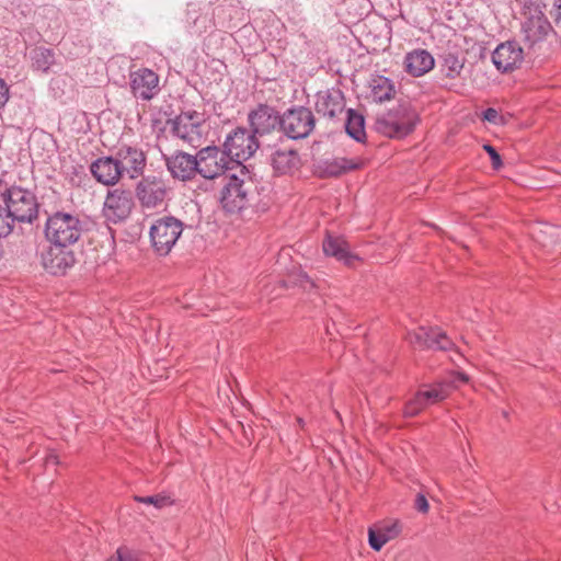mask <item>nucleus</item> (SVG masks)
I'll use <instances>...</instances> for the list:
<instances>
[{"mask_svg":"<svg viewBox=\"0 0 561 561\" xmlns=\"http://www.w3.org/2000/svg\"><path fill=\"white\" fill-rule=\"evenodd\" d=\"M416 108L409 101H400L396 106L375 118V130L388 138L402 139L412 134L420 123Z\"/></svg>","mask_w":561,"mask_h":561,"instance_id":"1","label":"nucleus"},{"mask_svg":"<svg viewBox=\"0 0 561 561\" xmlns=\"http://www.w3.org/2000/svg\"><path fill=\"white\" fill-rule=\"evenodd\" d=\"M237 169L239 174L229 172L226 180L220 181L224 184L220 203L228 213L243 209L255 195V184L244 165H237Z\"/></svg>","mask_w":561,"mask_h":561,"instance_id":"2","label":"nucleus"},{"mask_svg":"<svg viewBox=\"0 0 561 561\" xmlns=\"http://www.w3.org/2000/svg\"><path fill=\"white\" fill-rule=\"evenodd\" d=\"M44 232L49 244L73 245L80 240L83 226L77 216L65 211H56L48 216Z\"/></svg>","mask_w":561,"mask_h":561,"instance_id":"3","label":"nucleus"},{"mask_svg":"<svg viewBox=\"0 0 561 561\" xmlns=\"http://www.w3.org/2000/svg\"><path fill=\"white\" fill-rule=\"evenodd\" d=\"M0 201L14 221L32 224L38 217L39 204L30 190L11 186L0 194Z\"/></svg>","mask_w":561,"mask_h":561,"instance_id":"4","label":"nucleus"},{"mask_svg":"<svg viewBox=\"0 0 561 561\" xmlns=\"http://www.w3.org/2000/svg\"><path fill=\"white\" fill-rule=\"evenodd\" d=\"M173 137L184 144L197 148L203 144L206 135L204 114L197 111L181 112L175 118L168 121Z\"/></svg>","mask_w":561,"mask_h":561,"instance_id":"5","label":"nucleus"},{"mask_svg":"<svg viewBox=\"0 0 561 561\" xmlns=\"http://www.w3.org/2000/svg\"><path fill=\"white\" fill-rule=\"evenodd\" d=\"M196 173L207 181H225L232 161L217 146L202 148L195 154Z\"/></svg>","mask_w":561,"mask_h":561,"instance_id":"6","label":"nucleus"},{"mask_svg":"<svg viewBox=\"0 0 561 561\" xmlns=\"http://www.w3.org/2000/svg\"><path fill=\"white\" fill-rule=\"evenodd\" d=\"M183 232V222L173 217L164 216L156 219L149 229L150 243L153 251L161 256L168 255Z\"/></svg>","mask_w":561,"mask_h":561,"instance_id":"7","label":"nucleus"},{"mask_svg":"<svg viewBox=\"0 0 561 561\" xmlns=\"http://www.w3.org/2000/svg\"><path fill=\"white\" fill-rule=\"evenodd\" d=\"M170 186L162 175L142 176L135 186V195L140 206L154 209L162 206L168 198Z\"/></svg>","mask_w":561,"mask_h":561,"instance_id":"8","label":"nucleus"},{"mask_svg":"<svg viewBox=\"0 0 561 561\" xmlns=\"http://www.w3.org/2000/svg\"><path fill=\"white\" fill-rule=\"evenodd\" d=\"M314 126V115L305 106L289 108L282 115L280 130L293 140L307 138Z\"/></svg>","mask_w":561,"mask_h":561,"instance_id":"9","label":"nucleus"},{"mask_svg":"<svg viewBox=\"0 0 561 561\" xmlns=\"http://www.w3.org/2000/svg\"><path fill=\"white\" fill-rule=\"evenodd\" d=\"M257 149L256 136L243 127H238L227 136L222 151L232 163L242 165L241 161L250 159Z\"/></svg>","mask_w":561,"mask_h":561,"instance_id":"10","label":"nucleus"},{"mask_svg":"<svg viewBox=\"0 0 561 561\" xmlns=\"http://www.w3.org/2000/svg\"><path fill=\"white\" fill-rule=\"evenodd\" d=\"M524 14L525 21L522 24L523 42L528 48H534L546 39L552 31V26L538 5L528 7Z\"/></svg>","mask_w":561,"mask_h":561,"instance_id":"11","label":"nucleus"},{"mask_svg":"<svg viewBox=\"0 0 561 561\" xmlns=\"http://www.w3.org/2000/svg\"><path fill=\"white\" fill-rule=\"evenodd\" d=\"M134 205L130 191L123 188L111 190L107 192L104 201V217L113 224L122 222L130 216Z\"/></svg>","mask_w":561,"mask_h":561,"instance_id":"12","label":"nucleus"},{"mask_svg":"<svg viewBox=\"0 0 561 561\" xmlns=\"http://www.w3.org/2000/svg\"><path fill=\"white\" fill-rule=\"evenodd\" d=\"M122 174H127L129 179H137L142 175L147 164L145 152L129 145L119 146L113 153Z\"/></svg>","mask_w":561,"mask_h":561,"instance_id":"13","label":"nucleus"},{"mask_svg":"<svg viewBox=\"0 0 561 561\" xmlns=\"http://www.w3.org/2000/svg\"><path fill=\"white\" fill-rule=\"evenodd\" d=\"M407 340L413 347L420 350L449 351L454 347L453 341L435 328L420 327L415 331L408 332Z\"/></svg>","mask_w":561,"mask_h":561,"instance_id":"14","label":"nucleus"},{"mask_svg":"<svg viewBox=\"0 0 561 561\" xmlns=\"http://www.w3.org/2000/svg\"><path fill=\"white\" fill-rule=\"evenodd\" d=\"M70 247L49 244L47 250L42 253L44 268L53 275H64L76 262L75 252Z\"/></svg>","mask_w":561,"mask_h":561,"instance_id":"15","label":"nucleus"},{"mask_svg":"<svg viewBox=\"0 0 561 561\" xmlns=\"http://www.w3.org/2000/svg\"><path fill=\"white\" fill-rule=\"evenodd\" d=\"M130 89L135 98L149 101L159 92V76L149 68L130 73Z\"/></svg>","mask_w":561,"mask_h":561,"instance_id":"16","label":"nucleus"},{"mask_svg":"<svg viewBox=\"0 0 561 561\" xmlns=\"http://www.w3.org/2000/svg\"><path fill=\"white\" fill-rule=\"evenodd\" d=\"M252 133L255 136H263L270 134L277 126L280 127L282 116L270 105L260 104L255 110L251 111L248 115Z\"/></svg>","mask_w":561,"mask_h":561,"instance_id":"17","label":"nucleus"},{"mask_svg":"<svg viewBox=\"0 0 561 561\" xmlns=\"http://www.w3.org/2000/svg\"><path fill=\"white\" fill-rule=\"evenodd\" d=\"M164 162L168 171L173 179L188 182L196 175V158L184 151H176L173 154L164 156Z\"/></svg>","mask_w":561,"mask_h":561,"instance_id":"18","label":"nucleus"},{"mask_svg":"<svg viewBox=\"0 0 561 561\" xmlns=\"http://www.w3.org/2000/svg\"><path fill=\"white\" fill-rule=\"evenodd\" d=\"M523 59V48L514 41L500 44L492 54L494 66L502 72L514 70L522 64Z\"/></svg>","mask_w":561,"mask_h":561,"instance_id":"19","label":"nucleus"},{"mask_svg":"<svg viewBox=\"0 0 561 561\" xmlns=\"http://www.w3.org/2000/svg\"><path fill=\"white\" fill-rule=\"evenodd\" d=\"M90 172L99 183L106 186L116 185L123 178L113 154L94 160L90 165Z\"/></svg>","mask_w":561,"mask_h":561,"instance_id":"20","label":"nucleus"},{"mask_svg":"<svg viewBox=\"0 0 561 561\" xmlns=\"http://www.w3.org/2000/svg\"><path fill=\"white\" fill-rule=\"evenodd\" d=\"M402 531V524L398 519H388L368 529V541L371 549L380 551L390 540L397 538Z\"/></svg>","mask_w":561,"mask_h":561,"instance_id":"21","label":"nucleus"},{"mask_svg":"<svg viewBox=\"0 0 561 561\" xmlns=\"http://www.w3.org/2000/svg\"><path fill=\"white\" fill-rule=\"evenodd\" d=\"M322 249L327 256H332L346 266H353L355 261L359 260L356 254L351 252L350 244L343 237L333 236L329 232H327L322 242Z\"/></svg>","mask_w":561,"mask_h":561,"instance_id":"22","label":"nucleus"},{"mask_svg":"<svg viewBox=\"0 0 561 561\" xmlns=\"http://www.w3.org/2000/svg\"><path fill=\"white\" fill-rule=\"evenodd\" d=\"M271 165L277 175H290L301 167L299 153L294 149H277L271 154Z\"/></svg>","mask_w":561,"mask_h":561,"instance_id":"23","label":"nucleus"},{"mask_svg":"<svg viewBox=\"0 0 561 561\" xmlns=\"http://www.w3.org/2000/svg\"><path fill=\"white\" fill-rule=\"evenodd\" d=\"M214 19L221 28L232 30L244 24L245 13L241 7L230 2L218 5L214 10Z\"/></svg>","mask_w":561,"mask_h":561,"instance_id":"24","label":"nucleus"},{"mask_svg":"<svg viewBox=\"0 0 561 561\" xmlns=\"http://www.w3.org/2000/svg\"><path fill=\"white\" fill-rule=\"evenodd\" d=\"M435 59L425 49H414L404 57V70L412 77H421L431 71Z\"/></svg>","mask_w":561,"mask_h":561,"instance_id":"25","label":"nucleus"},{"mask_svg":"<svg viewBox=\"0 0 561 561\" xmlns=\"http://www.w3.org/2000/svg\"><path fill=\"white\" fill-rule=\"evenodd\" d=\"M344 110V100L340 91H325L317 95L316 111L329 118H334Z\"/></svg>","mask_w":561,"mask_h":561,"instance_id":"26","label":"nucleus"},{"mask_svg":"<svg viewBox=\"0 0 561 561\" xmlns=\"http://www.w3.org/2000/svg\"><path fill=\"white\" fill-rule=\"evenodd\" d=\"M370 95L377 103L390 101L394 98L396 88L393 82L383 76H374L369 81Z\"/></svg>","mask_w":561,"mask_h":561,"instance_id":"27","label":"nucleus"},{"mask_svg":"<svg viewBox=\"0 0 561 561\" xmlns=\"http://www.w3.org/2000/svg\"><path fill=\"white\" fill-rule=\"evenodd\" d=\"M360 167V159L337 157L323 162L322 173L327 176H340L348 171L357 170Z\"/></svg>","mask_w":561,"mask_h":561,"instance_id":"28","label":"nucleus"},{"mask_svg":"<svg viewBox=\"0 0 561 561\" xmlns=\"http://www.w3.org/2000/svg\"><path fill=\"white\" fill-rule=\"evenodd\" d=\"M346 133L357 141H363L365 133V118L354 110H348L345 124Z\"/></svg>","mask_w":561,"mask_h":561,"instance_id":"29","label":"nucleus"},{"mask_svg":"<svg viewBox=\"0 0 561 561\" xmlns=\"http://www.w3.org/2000/svg\"><path fill=\"white\" fill-rule=\"evenodd\" d=\"M55 62V54L51 49L36 47L32 50V65L37 70L47 72Z\"/></svg>","mask_w":561,"mask_h":561,"instance_id":"30","label":"nucleus"},{"mask_svg":"<svg viewBox=\"0 0 561 561\" xmlns=\"http://www.w3.org/2000/svg\"><path fill=\"white\" fill-rule=\"evenodd\" d=\"M465 66L463 59L457 55L448 53L443 58V72L446 78L456 79L460 76Z\"/></svg>","mask_w":561,"mask_h":561,"instance_id":"31","label":"nucleus"},{"mask_svg":"<svg viewBox=\"0 0 561 561\" xmlns=\"http://www.w3.org/2000/svg\"><path fill=\"white\" fill-rule=\"evenodd\" d=\"M423 399L428 405L438 403L449 396V387L446 383H437L427 389L420 390Z\"/></svg>","mask_w":561,"mask_h":561,"instance_id":"32","label":"nucleus"},{"mask_svg":"<svg viewBox=\"0 0 561 561\" xmlns=\"http://www.w3.org/2000/svg\"><path fill=\"white\" fill-rule=\"evenodd\" d=\"M427 407L428 404L423 399L421 392L417 391L415 396L407 402L403 413L407 417H413Z\"/></svg>","mask_w":561,"mask_h":561,"instance_id":"33","label":"nucleus"},{"mask_svg":"<svg viewBox=\"0 0 561 561\" xmlns=\"http://www.w3.org/2000/svg\"><path fill=\"white\" fill-rule=\"evenodd\" d=\"M14 222L7 208L0 205V238L8 237L12 232Z\"/></svg>","mask_w":561,"mask_h":561,"instance_id":"34","label":"nucleus"},{"mask_svg":"<svg viewBox=\"0 0 561 561\" xmlns=\"http://www.w3.org/2000/svg\"><path fill=\"white\" fill-rule=\"evenodd\" d=\"M135 501L144 504L153 505L157 508H162L167 505L172 504V501L169 496L157 494L150 496H135Z\"/></svg>","mask_w":561,"mask_h":561,"instance_id":"35","label":"nucleus"},{"mask_svg":"<svg viewBox=\"0 0 561 561\" xmlns=\"http://www.w3.org/2000/svg\"><path fill=\"white\" fill-rule=\"evenodd\" d=\"M106 561H141L140 554L127 547H121Z\"/></svg>","mask_w":561,"mask_h":561,"instance_id":"36","label":"nucleus"},{"mask_svg":"<svg viewBox=\"0 0 561 561\" xmlns=\"http://www.w3.org/2000/svg\"><path fill=\"white\" fill-rule=\"evenodd\" d=\"M483 149L488 152L491 159V163L494 170H499L502 168L503 162L502 158L499 154V152L495 150V148L489 144L483 145Z\"/></svg>","mask_w":561,"mask_h":561,"instance_id":"37","label":"nucleus"},{"mask_svg":"<svg viewBox=\"0 0 561 561\" xmlns=\"http://www.w3.org/2000/svg\"><path fill=\"white\" fill-rule=\"evenodd\" d=\"M482 117L484 121L495 125L503 123V117L499 114L497 110L493 107H488L485 111H483Z\"/></svg>","mask_w":561,"mask_h":561,"instance_id":"38","label":"nucleus"},{"mask_svg":"<svg viewBox=\"0 0 561 561\" xmlns=\"http://www.w3.org/2000/svg\"><path fill=\"white\" fill-rule=\"evenodd\" d=\"M414 508L416 511H419L420 513H427L428 510H430V504H428V501L426 499V496L422 493H419L416 496H415V500H414Z\"/></svg>","mask_w":561,"mask_h":561,"instance_id":"39","label":"nucleus"},{"mask_svg":"<svg viewBox=\"0 0 561 561\" xmlns=\"http://www.w3.org/2000/svg\"><path fill=\"white\" fill-rule=\"evenodd\" d=\"M188 15H191V11H188ZM190 19H192V16H188ZM207 22V16L204 15H197L195 18H193V27H195V32L198 33V34H202L203 32H206L207 30V26L205 25V23Z\"/></svg>","mask_w":561,"mask_h":561,"instance_id":"40","label":"nucleus"},{"mask_svg":"<svg viewBox=\"0 0 561 561\" xmlns=\"http://www.w3.org/2000/svg\"><path fill=\"white\" fill-rule=\"evenodd\" d=\"M551 15L557 25H561V0H554L553 9L551 10Z\"/></svg>","mask_w":561,"mask_h":561,"instance_id":"41","label":"nucleus"},{"mask_svg":"<svg viewBox=\"0 0 561 561\" xmlns=\"http://www.w3.org/2000/svg\"><path fill=\"white\" fill-rule=\"evenodd\" d=\"M9 100V88L4 80L0 79V107H2Z\"/></svg>","mask_w":561,"mask_h":561,"instance_id":"42","label":"nucleus"},{"mask_svg":"<svg viewBox=\"0 0 561 561\" xmlns=\"http://www.w3.org/2000/svg\"><path fill=\"white\" fill-rule=\"evenodd\" d=\"M298 280H299V285H300L302 288H305V289H306L307 287H310V288H311V287H313V286H314L313 282L310 279V277H309L307 274H305V273H300V274H299V279H298Z\"/></svg>","mask_w":561,"mask_h":561,"instance_id":"43","label":"nucleus"},{"mask_svg":"<svg viewBox=\"0 0 561 561\" xmlns=\"http://www.w3.org/2000/svg\"><path fill=\"white\" fill-rule=\"evenodd\" d=\"M45 465L48 466H57L58 465V457L55 454H49L45 458Z\"/></svg>","mask_w":561,"mask_h":561,"instance_id":"44","label":"nucleus"},{"mask_svg":"<svg viewBox=\"0 0 561 561\" xmlns=\"http://www.w3.org/2000/svg\"><path fill=\"white\" fill-rule=\"evenodd\" d=\"M458 378L462 381V382H467L468 381V377L463 374H459L458 375Z\"/></svg>","mask_w":561,"mask_h":561,"instance_id":"45","label":"nucleus"},{"mask_svg":"<svg viewBox=\"0 0 561 561\" xmlns=\"http://www.w3.org/2000/svg\"><path fill=\"white\" fill-rule=\"evenodd\" d=\"M297 422H298V424H299L301 427H304L305 422H304V420H302L301 417H297Z\"/></svg>","mask_w":561,"mask_h":561,"instance_id":"46","label":"nucleus"}]
</instances>
